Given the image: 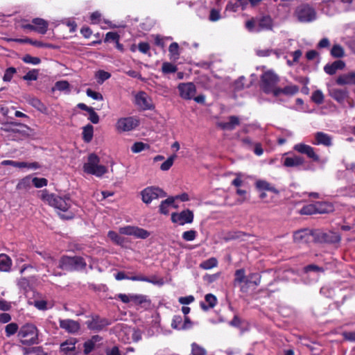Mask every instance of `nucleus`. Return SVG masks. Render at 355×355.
<instances>
[{
  "label": "nucleus",
  "instance_id": "obj_1",
  "mask_svg": "<svg viewBox=\"0 0 355 355\" xmlns=\"http://www.w3.org/2000/svg\"><path fill=\"white\" fill-rule=\"evenodd\" d=\"M40 198L45 203L63 212H67L71 207V199L67 196L61 197L42 190Z\"/></svg>",
  "mask_w": 355,
  "mask_h": 355
},
{
  "label": "nucleus",
  "instance_id": "obj_2",
  "mask_svg": "<svg viewBox=\"0 0 355 355\" xmlns=\"http://www.w3.org/2000/svg\"><path fill=\"white\" fill-rule=\"evenodd\" d=\"M279 78L276 74L271 71H266L261 78L260 87L266 94H272L275 96L279 95V88L277 87Z\"/></svg>",
  "mask_w": 355,
  "mask_h": 355
},
{
  "label": "nucleus",
  "instance_id": "obj_3",
  "mask_svg": "<svg viewBox=\"0 0 355 355\" xmlns=\"http://www.w3.org/2000/svg\"><path fill=\"white\" fill-rule=\"evenodd\" d=\"M17 336L24 345L35 344L38 340V330L33 324H26L19 330Z\"/></svg>",
  "mask_w": 355,
  "mask_h": 355
},
{
  "label": "nucleus",
  "instance_id": "obj_4",
  "mask_svg": "<svg viewBox=\"0 0 355 355\" xmlns=\"http://www.w3.org/2000/svg\"><path fill=\"white\" fill-rule=\"evenodd\" d=\"M99 157L95 154H90L88 160L83 165L84 172L101 177L107 172V168L103 165L99 164Z\"/></svg>",
  "mask_w": 355,
  "mask_h": 355
},
{
  "label": "nucleus",
  "instance_id": "obj_5",
  "mask_svg": "<svg viewBox=\"0 0 355 355\" xmlns=\"http://www.w3.org/2000/svg\"><path fill=\"white\" fill-rule=\"evenodd\" d=\"M294 16L301 23H310L316 19L315 10L308 3H302L295 10Z\"/></svg>",
  "mask_w": 355,
  "mask_h": 355
},
{
  "label": "nucleus",
  "instance_id": "obj_6",
  "mask_svg": "<svg viewBox=\"0 0 355 355\" xmlns=\"http://www.w3.org/2000/svg\"><path fill=\"white\" fill-rule=\"evenodd\" d=\"M141 196L142 201L149 204L153 200L166 196V193L159 187H148L141 191Z\"/></svg>",
  "mask_w": 355,
  "mask_h": 355
},
{
  "label": "nucleus",
  "instance_id": "obj_7",
  "mask_svg": "<svg viewBox=\"0 0 355 355\" xmlns=\"http://www.w3.org/2000/svg\"><path fill=\"white\" fill-rule=\"evenodd\" d=\"M332 207L326 202H316L303 207L300 210V214L311 215L316 213L323 214L331 211Z\"/></svg>",
  "mask_w": 355,
  "mask_h": 355
},
{
  "label": "nucleus",
  "instance_id": "obj_8",
  "mask_svg": "<svg viewBox=\"0 0 355 355\" xmlns=\"http://www.w3.org/2000/svg\"><path fill=\"white\" fill-rule=\"evenodd\" d=\"M293 150L300 154L306 155L308 158L313 162L320 161L319 155L315 153V149L309 145L299 143L293 146Z\"/></svg>",
  "mask_w": 355,
  "mask_h": 355
},
{
  "label": "nucleus",
  "instance_id": "obj_9",
  "mask_svg": "<svg viewBox=\"0 0 355 355\" xmlns=\"http://www.w3.org/2000/svg\"><path fill=\"white\" fill-rule=\"evenodd\" d=\"M119 232L122 234L134 236L139 239H146L150 236V233L142 228L128 225L119 228Z\"/></svg>",
  "mask_w": 355,
  "mask_h": 355
},
{
  "label": "nucleus",
  "instance_id": "obj_10",
  "mask_svg": "<svg viewBox=\"0 0 355 355\" xmlns=\"http://www.w3.org/2000/svg\"><path fill=\"white\" fill-rule=\"evenodd\" d=\"M171 220L174 223L184 225L187 223H191L193 220V214L189 209L183 210L180 213H173Z\"/></svg>",
  "mask_w": 355,
  "mask_h": 355
},
{
  "label": "nucleus",
  "instance_id": "obj_11",
  "mask_svg": "<svg viewBox=\"0 0 355 355\" xmlns=\"http://www.w3.org/2000/svg\"><path fill=\"white\" fill-rule=\"evenodd\" d=\"M138 125V121L133 117H124L119 119L116 123V128L119 132H128L133 130Z\"/></svg>",
  "mask_w": 355,
  "mask_h": 355
},
{
  "label": "nucleus",
  "instance_id": "obj_12",
  "mask_svg": "<svg viewBox=\"0 0 355 355\" xmlns=\"http://www.w3.org/2000/svg\"><path fill=\"white\" fill-rule=\"evenodd\" d=\"M59 326L62 329L71 334H77L80 329L79 322L71 319H60Z\"/></svg>",
  "mask_w": 355,
  "mask_h": 355
},
{
  "label": "nucleus",
  "instance_id": "obj_13",
  "mask_svg": "<svg viewBox=\"0 0 355 355\" xmlns=\"http://www.w3.org/2000/svg\"><path fill=\"white\" fill-rule=\"evenodd\" d=\"M178 88L180 96L184 99H192L196 93V86L192 83H180Z\"/></svg>",
  "mask_w": 355,
  "mask_h": 355
},
{
  "label": "nucleus",
  "instance_id": "obj_14",
  "mask_svg": "<svg viewBox=\"0 0 355 355\" xmlns=\"http://www.w3.org/2000/svg\"><path fill=\"white\" fill-rule=\"evenodd\" d=\"M313 239V235L309 230H301L294 232L293 241L297 244L306 243Z\"/></svg>",
  "mask_w": 355,
  "mask_h": 355
},
{
  "label": "nucleus",
  "instance_id": "obj_15",
  "mask_svg": "<svg viewBox=\"0 0 355 355\" xmlns=\"http://www.w3.org/2000/svg\"><path fill=\"white\" fill-rule=\"evenodd\" d=\"M78 340L76 338H69L60 345V351L62 355H68L76 350V345Z\"/></svg>",
  "mask_w": 355,
  "mask_h": 355
},
{
  "label": "nucleus",
  "instance_id": "obj_16",
  "mask_svg": "<svg viewBox=\"0 0 355 355\" xmlns=\"http://www.w3.org/2000/svg\"><path fill=\"white\" fill-rule=\"evenodd\" d=\"M102 338L98 335L94 336L91 339L84 343V353L87 355L94 349L98 347L101 343Z\"/></svg>",
  "mask_w": 355,
  "mask_h": 355
},
{
  "label": "nucleus",
  "instance_id": "obj_17",
  "mask_svg": "<svg viewBox=\"0 0 355 355\" xmlns=\"http://www.w3.org/2000/svg\"><path fill=\"white\" fill-rule=\"evenodd\" d=\"M37 254L40 255L44 260L46 261V267L47 268V272L55 276H60L62 274L60 272H57L54 269H51L55 263V259L46 252H37Z\"/></svg>",
  "mask_w": 355,
  "mask_h": 355
},
{
  "label": "nucleus",
  "instance_id": "obj_18",
  "mask_svg": "<svg viewBox=\"0 0 355 355\" xmlns=\"http://www.w3.org/2000/svg\"><path fill=\"white\" fill-rule=\"evenodd\" d=\"M304 164V159L299 155H293L283 158V165L286 167H297Z\"/></svg>",
  "mask_w": 355,
  "mask_h": 355
},
{
  "label": "nucleus",
  "instance_id": "obj_19",
  "mask_svg": "<svg viewBox=\"0 0 355 355\" xmlns=\"http://www.w3.org/2000/svg\"><path fill=\"white\" fill-rule=\"evenodd\" d=\"M136 104L143 110H149L152 107L150 98L145 92H139L135 96Z\"/></svg>",
  "mask_w": 355,
  "mask_h": 355
},
{
  "label": "nucleus",
  "instance_id": "obj_20",
  "mask_svg": "<svg viewBox=\"0 0 355 355\" xmlns=\"http://www.w3.org/2000/svg\"><path fill=\"white\" fill-rule=\"evenodd\" d=\"M329 94L337 102L341 103L348 96V92L346 89H341L338 88H329Z\"/></svg>",
  "mask_w": 355,
  "mask_h": 355
},
{
  "label": "nucleus",
  "instance_id": "obj_21",
  "mask_svg": "<svg viewBox=\"0 0 355 355\" xmlns=\"http://www.w3.org/2000/svg\"><path fill=\"white\" fill-rule=\"evenodd\" d=\"M331 137L322 132H318L315 134V141L313 142L315 145H323L330 146L332 144Z\"/></svg>",
  "mask_w": 355,
  "mask_h": 355
},
{
  "label": "nucleus",
  "instance_id": "obj_22",
  "mask_svg": "<svg viewBox=\"0 0 355 355\" xmlns=\"http://www.w3.org/2000/svg\"><path fill=\"white\" fill-rule=\"evenodd\" d=\"M227 122H218V126L225 130H232L240 124L239 117L236 116H230Z\"/></svg>",
  "mask_w": 355,
  "mask_h": 355
},
{
  "label": "nucleus",
  "instance_id": "obj_23",
  "mask_svg": "<svg viewBox=\"0 0 355 355\" xmlns=\"http://www.w3.org/2000/svg\"><path fill=\"white\" fill-rule=\"evenodd\" d=\"M26 101L41 113L47 114V107L39 98L34 96H28L26 98Z\"/></svg>",
  "mask_w": 355,
  "mask_h": 355
},
{
  "label": "nucleus",
  "instance_id": "obj_24",
  "mask_svg": "<svg viewBox=\"0 0 355 355\" xmlns=\"http://www.w3.org/2000/svg\"><path fill=\"white\" fill-rule=\"evenodd\" d=\"M345 64L343 61L338 60L334 61L330 64H327L324 67V71L329 75H333L336 73L338 70L344 69Z\"/></svg>",
  "mask_w": 355,
  "mask_h": 355
},
{
  "label": "nucleus",
  "instance_id": "obj_25",
  "mask_svg": "<svg viewBox=\"0 0 355 355\" xmlns=\"http://www.w3.org/2000/svg\"><path fill=\"white\" fill-rule=\"evenodd\" d=\"M336 83L340 85H355V72L340 76L336 80Z\"/></svg>",
  "mask_w": 355,
  "mask_h": 355
},
{
  "label": "nucleus",
  "instance_id": "obj_26",
  "mask_svg": "<svg viewBox=\"0 0 355 355\" xmlns=\"http://www.w3.org/2000/svg\"><path fill=\"white\" fill-rule=\"evenodd\" d=\"M272 26V19L269 16H263L257 21V31L259 32L263 30H269L271 29Z\"/></svg>",
  "mask_w": 355,
  "mask_h": 355
},
{
  "label": "nucleus",
  "instance_id": "obj_27",
  "mask_svg": "<svg viewBox=\"0 0 355 355\" xmlns=\"http://www.w3.org/2000/svg\"><path fill=\"white\" fill-rule=\"evenodd\" d=\"M58 268L64 270H74L73 257H62L59 261Z\"/></svg>",
  "mask_w": 355,
  "mask_h": 355
},
{
  "label": "nucleus",
  "instance_id": "obj_28",
  "mask_svg": "<svg viewBox=\"0 0 355 355\" xmlns=\"http://www.w3.org/2000/svg\"><path fill=\"white\" fill-rule=\"evenodd\" d=\"M33 24H35V31L40 34H45L48 30L49 24L46 21L41 18L33 19Z\"/></svg>",
  "mask_w": 355,
  "mask_h": 355
},
{
  "label": "nucleus",
  "instance_id": "obj_29",
  "mask_svg": "<svg viewBox=\"0 0 355 355\" xmlns=\"http://www.w3.org/2000/svg\"><path fill=\"white\" fill-rule=\"evenodd\" d=\"M175 198L170 197L163 200L159 205V211L163 214H168L169 213L170 208L174 207Z\"/></svg>",
  "mask_w": 355,
  "mask_h": 355
},
{
  "label": "nucleus",
  "instance_id": "obj_30",
  "mask_svg": "<svg viewBox=\"0 0 355 355\" xmlns=\"http://www.w3.org/2000/svg\"><path fill=\"white\" fill-rule=\"evenodd\" d=\"M12 266L11 259L5 254H0V270L8 272L10 270Z\"/></svg>",
  "mask_w": 355,
  "mask_h": 355
},
{
  "label": "nucleus",
  "instance_id": "obj_31",
  "mask_svg": "<svg viewBox=\"0 0 355 355\" xmlns=\"http://www.w3.org/2000/svg\"><path fill=\"white\" fill-rule=\"evenodd\" d=\"M205 302L207 303L208 305H206L205 302L200 303L201 308L205 311H207L209 309L214 307L216 304L217 299L212 294H207L205 297Z\"/></svg>",
  "mask_w": 355,
  "mask_h": 355
},
{
  "label": "nucleus",
  "instance_id": "obj_32",
  "mask_svg": "<svg viewBox=\"0 0 355 355\" xmlns=\"http://www.w3.org/2000/svg\"><path fill=\"white\" fill-rule=\"evenodd\" d=\"M169 58L173 60H178L180 58V46L177 42H173L168 47Z\"/></svg>",
  "mask_w": 355,
  "mask_h": 355
},
{
  "label": "nucleus",
  "instance_id": "obj_33",
  "mask_svg": "<svg viewBox=\"0 0 355 355\" xmlns=\"http://www.w3.org/2000/svg\"><path fill=\"white\" fill-rule=\"evenodd\" d=\"M279 95L283 94L286 96H293L298 92L299 87L295 85H288L283 89H280Z\"/></svg>",
  "mask_w": 355,
  "mask_h": 355
},
{
  "label": "nucleus",
  "instance_id": "obj_34",
  "mask_svg": "<svg viewBox=\"0 0 355 355\" xmlns=\"http://www.w3.org/2000/svg\"><path fill=\"white\" fill-rule=\"evenodd\" d=\"M94 128L92 125L88 124L83 128V137L85 141L89 142L93 137Z\"/></svg>",
  "mask_w": 355,
  "mask_h": 355
},
{
  "label": "nucleus",
  "instance_id": "obj_35",
  "mask_svg": "<svg viewBox=\"0 0 355 355\" xmlns=\"http://www.w3.org/2000/svg\"><path fill=\"white\" fill-rule=\"evenodd\" d=\"M331 55L334 58H341L345 55V51L340 44H334L331 50Z\"/></svg>",
  "mask_w": 355,
  "mask_h": 355
},
{
  "label": "nucleus",
  "instance_id": "obj_36",
  "mask_svg": "<svg viewBox=\"0 0 355 355\" xmlns=\"http://www.w3.org/2000/svg\"><path fill=\"white\" fill-rule=\"evenodd\" d=\"M147 302V297L141 294H130V302L133 304H142Z\"/></svg>",
  "mask_w": 355,
  "mask_h": 355
},
{
  "label": "nucleus",
  "instance_id": "obj_37",
  "mask_svg": "<svg viewBox=\"0 0 355 355\" xmlns=\"http://www.w3.org/2000/svg\"><path fill=\"white\" fill-rule=\"evenodd\" d=\"M17 42L19 43H29L37 47H49L50 45L48 44L43 43L42 42L37 41V40H33L29 38H25V39H17L15 40Z\"/></svg>",
  "mask_w": 355,
  "mask_h": 355
},
{
  "label": "nucleus",
  "instance_id": "obj_38",
  "mask_svg": "<svg viewBox=\"0 0 355 355\" xmlns=\"http://www.w3.org/2000/svg\"><path fill=\"white\" fill-rule=\"evenodd\" d=\"M32 179L30 177H26L21 180L17 185V189L19 190H26L31 187Z\"/></svg>",
  "mask_w": 355,
  "mask_h": 355
},
{
  "label": "nucleus",
  "instance_id": "obj_39",
  "mask_svg": "<svg viewBox=\"0 0 355 355\" xmlns=\"http://www.w3.org/2000/svg\"><path fill=\"white\" fill-rule=\"evenodd\" d=\"M73 267L75 270H83L84 269L87 263L84 259L81 257H73Z\"/></svg>",
  "mask_w": 355,
  "mask_h": 355
},
{
  "label": "nucleus",
  "instance_id": "obj_40",
  "mask_svg": "<svg viewBox=\"0 0 355 355\" xmlns=\"http://www.w3.org/2000/svg\"><path fill=\"white\" fill-rule=\"evenodd\" d=\"M218 261L215 258H210L203 262H202L200 265V268L205 270L211 269L217 266Z\"/></svg>",
  "mask_w": 355,
  "mask_h": 355
},
{
  "label": "nucleus",
  "instance_id": "obj_41",
  "mask_svg": "<svg viewBox=\"0 0 355 355\" xmlns=\"http://www.w3.org/2000/svg\"><path fill=\"white\" fill-rule=\"evenodd\" d=\"M295 0H281L278 4L279 10H284L286 12H290V7L293 6Z\"/></svg>",
  "mask_w": 355,
  "mask_h": 355
},
{
  "label": "nucleus",
  "instance_id": "obj_42",
  "mask_svg": "<svg viewBox=\"0 0 355 355\" xmlns=\"http://www.w3.org/2000/svg\"><path fill=\"white\" fill-rule=\"evenodd\" d=\"M21 60L23 62L27 64H31L33 65H37L41 62V60L38 57H33L29 54L25 55L22 57Z\"/></svg>",
  "mask_w": 355,
  "mask_h": 355
},
{
  "label": "nucleus",
  "instance_id": "obj_43",
  "mask_svg": "<svg viewBox=\"0 0 355 355\" xmlns=\"http://www.w3.org/2000/svg\"><path fill=\"white\" fill-rule=\"evenodd\" d=\"M182 318L180 315H175L171 322V327L177 330H182Z\"/></svg>",
  "mask_w": 355,
  "mask_h": 355
},
{
  "label": "nucleus",
  "instance_id": "obj_44",
  "mask_svg": "<svg viewBox=\"0 0 355 355\" xmlns=\"http://www.w3.org/2000/svg\"><path fill=\"white\" fill-rule=\"evenodd\" d=\"M162 71L164 73H175L177 71V67L170 62H165L162 64Z\"/></svg>",
  "mask_w": 355,
  "mask_h": 355
},
{
  "label": "nucleus",
  "instance_id": "obj_45",
  "mask_svg": "<svg viewBox=\"0 0 355 355\" xmlns=\"http://www.w3.org/2000/svg\"><path fill=\"white\" fill-rule=\"evenodd\" d=\"M107 236L116 244L121 245L124 239L121 236H119L116 232L110 231L107 234Z\"/></svg>",
  "mask_w": 355,
  "mask_h": 355
},
{
  "label": "nucleus",
  "instance_id": "obj_46",
  "mask_svg": "<svg viewBox=\"0 0 355 355\" xmlns=\"http://www.w3.org/2000/svg\"><path fill=\"white\" fill-rule=\"evenodd\" d=\"M312 101L316 104H322L324 101V94L321 90H316L312 94Z\"/></svg>",
  "mask_w": 355,
  "mask_h": 355
},
{
  "label": "nucleus",
  "instance_id": "obj_47",
  "mask_svg": "<svg viewBox=\"0 0 355 355\" xmlns=\"http://www.w3.org/2000/svg\"><path fill=\"white\" fill-rule=\"evenodd\" d=\"M55 89L60 92H69V83L66 80L56 82Z\"/></svg>",
  "mask_w": 355,
  "mask_h": 355
},
{
  "label": "nucleus",
  "instance_id": "obj_48",
  "mask_svg": "<svg viewBox=\"0 0 355 355\" xmlns=\"http://www.w3.org/2000/svg\"><path fill=\"white\" fill-rule=\"evenodd\" d=\"M18 325L16 323L12 322L6 326L5 331L8 337L14 335L17 332Z\"/></svg>",
  "mask_w": 355,
  "mask_h": 355
},
{
  "label": "nucleus",
  "instance_id": "obj_49",
  "mask_svg": "<svg viewBox=\"0 0 355 355\" xmlns=\"http://www.w3.org/2000/svg\"><path fill=\"white\" fill-rule=\"evenodd\" d=\"M148 148L149 146L143 142H136L131 147V150L133 153H138Z\"/></svg>",
  "mask_w": 355,
  "mask_h": 355
},
{
  "label": "nucleus",
  "instance_id": "obj_50",
  "mask_svg": "<svg viewBox=\"0 0 355 355\" xmlns=\"http://www.w3.org/2000/svg\"><path fill=\"white\" fill-rule=\"evenodd\" d=\"M197 232L193 230L186 231L182 234V239L186 241H192L196 239Z\"/></svg>",
  "mask_w": 355,
  "mask_h": 355
},
{
  "label": "nucleus",
  "instance_id": "obj_51",
  "mask_svg": "<svg viewBox=\"0 0 355 355\" xmlns=\"http://www.w3.org/2000/svg\"><path fill=\"white\" fill-rule=\"evenodd\" d=\"M175 155L170 156L164 163L162 164L160 168L162 171H168L173 165L175 159L176 158Z\"/></svg>",
  "mask_w": 355,
  "mask_h": 355
},
{
  "label": "nucleus",
  "instance_id": "obj_52",
  "mask_svg": "<svg viewBox=\"0 0 355 355\" xmlns=\"http://www.w3.org/2000/svg\"><path fill=\"white\" fill-rule=\"evenodd\" d=\"M191 352L193 355H206V350L196 343L191 345Z\"/></svg>",
  "mask_w": 355,
  "mask_h": 355
},
{
  "label": "nucleus",
  "instance_id": "obj_53",
  "mask_svg": "<svg viewBox=\"0 0 355 355\" xmlns=\"http://www.w3.org/2000/svg\"><path fill=\"white\" fill-rule=\"evenodd\" d=\"M17 72V70L14 67H9L8 68L3 75V80L5 82H10L14 74Z\"/></svg>",
  "mask_w": 355,
  "mask_h": 355
},
{
  "label": "nucleus",
  "instance_id": "obj_54",
  "mask_svg": "<svg viewBox=\"0 0 355 355\" xmlns=\"http://www.w3.org/2000/svg\"><path fill=\"white\" fill-rule=\"evenodd\" d=\"M39 71L37 69H32L24 76L23 79L25 80H36L38 78Z\"/></svg>",
  "mask_w": 355,
  "mask_h": 355
},
{
  "label": "nucleus",
  "instance_id": "obj_55",
  "mask_svg": "<svg viewBox=\"0 0 355 355\" xmlns=\"http://www.w3.org/2000/svg\"><path fill=\"white\" fill-rule=\"evenodd\" d=\"M1 164L4 166L10 165L17 168H25V166H26V162H15L12 160H3L1 162Z\"/></svg>",
  "mask_w": 355,
  "mask_h": 355
},
{
  "label": "nucleus",
  "instance_id": "obj_56",
  "mask_svg": "<svg viewBox=\"0 0 355 355\" xmlns=\"http://www.w3.org/2000/svg\"><path fill=\"white\" fill-rule=\"evenodd\" d=\"M256 187L259 190L271 191L272 189V187L268 182L262 180L257 181Z\"/></svg>",
  "mask_w": 355,
  "mask_h": 355
},
{
  "label": "nucleus",
  "instance_id": "obj_57",
  "mask_svg": "<svg viewBox=\"0 0 355 355\" xmlns=\"http://www.w3.org/2000/svg\"><path fill=\"white\" fill-rule=\"evenodd\" d=\"M111 76V74L109 72L105 71L103 70H100L97 71L96 74V77L98 79V83H103L105 80L109 79Z\"/></svg>",
  "mask_w": 355,
  "mask_h": 355
},
{
  "label": "nucleus",
  "instance_id": "obj_58",
  "mask_svg": "<svg viewBox=\"0 0 355 355\" xmlns=\"http://www.w3.org/2000/svg\"><path fill=\"white\" fill-rule=\"evenodd\" d=\"M47 180L46 178H34L32 179V183L37 188H42L44 186L47 185Z\"/></svg>",
  "mask_w": 355,
  "mask_h": 355
},
{
  "label": "nucleus",
  "instance_id": "obj_59",
  "mask_svg": "<svg viewBox=\"0 0 355 355\" xmlns=\"http://www.w3.org/2000/svg\"><path fill=\"white\" fill-rule=\"evenodd\" d=\"M154 38H155V44L157 46H160L161 48L164 47L165 40H172V37H162L158 35H155Z\"/></svg>",
  "mask_w": 355,
  "mask_h": 355
},
{
  "label": "nucleus",
  "instance_id": "obj_60",
  "mask_svg": "<svg viewBox=\"0 0 355 355\" xmlns=\"http://www.w3.org/2000/svg\"><path fill=\"white\" fill-rule=\"evenodd\" d=\"M119 40V35L116 32H108L105 35V42H112V41L116 42Z\"/></svg>",
  "mask_w": 355,
  "mask_h": 355
},
{
  "label": "nucleus",
  "instance_id": "obj_61",
  "mask_svg": "<svg viewBox=\"0 0 355 355\" xmlns=\"http://www.w3.org/2000/svg\"><path fill=\"white\" fill-rule=\"evenodd\" d=\"M86 94L88 96L91 97L94 100L103 101V95L101 93L94 92L91 89H87L86 91Z\"/></svg>",
  "mask_w": 355,
  "mask_h": 355
},
{
  "label": "nucleus",
  "instance_id": "obj_62",
  "mask_svg": "<svg viewBox=\"0 0 355 355\" xmlns=\"http://www.w3.org/2000/svg\"><path fill=\"white\" fill-rule=\"evenodd\" d=\"M221 18V15L220 11L215 8H213L210 10V14L209 16V19L211 21H217Z\"/></svg>",
  "mask_w": 355,
  "mask_h": 355
},
{
  "label": "nucleus",
  "instance_id": "obj_63",
  "mask_svg": "<svg viewBox=\"0 0 355 355\" xmlns=\"http://www.w3.org/2000/svg\"><path fill=\"white\" fill-rule=\"evenodd\" d=\"M245 278V273L243 269L237 270L235 272V282L241 283Z\"/></svg>",
  "mask_w": 355,
  "mask_h": 355
},
{
  "label": "nucleus",
  "instance_id": "obj_64",
  "mask_svg": "<svg viewBox=\"0 0 355 355\" xmlns=\"http://www.w3.org/2000/svg\"><path fill=\"white\" fill-rule=\"evenodd\" d=\"M88 113L89 120H90V121L94 124L98 123L99 121V116L97 114V113L94 110V109L92 108V110H90V111L88 112Z\"/></svg>",
  "mask_w": 355,
  "mask_h": 355
}]
</instances>
